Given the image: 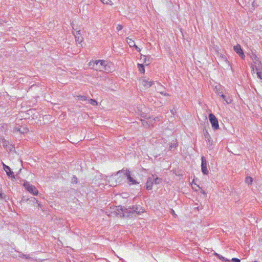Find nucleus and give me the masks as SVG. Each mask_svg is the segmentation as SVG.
I'll return each instance as SVG.
<instances>
[{
    "instance_id": "nucleus-2",
    "label": "nucleus",
    "mask_w": 262,
    "mask_h": 262,
    "mask_svg": "<svg viewBox=\"0 0 262 262\" xmlns=\"http://www.w3.org/2000/svg\"><path fill=\"white\" fill-rule=\"evenodd\" d=\"M123 171L119 170L117 173L114 175L109 177L108 179V183L111 186H116L117 185V177L118 176L121 175Z\"/></svg>"
},
{
    "instance_id": "nucleus-1",
    "label": "nucleus",
    "mask_w": 262,
    "mask_h": 262,
    "mask_svg": "<svg viewBox=\"0 0 262 262\" xmlns=\"http://www.w3.org/2000/svg\"><path fill=\"white\" fill-rule=\"evenodd\" d=\"M90 66H93V69L97 71H106L110 72L108 69L110 66L107 65V62L103 60H98L95 61H91L89 63Z\"/></svg>"
},
{
    "instance_id": "nucleus-17",
    "label": "nucleus",
    "mask_w": 262,
    "mask_h": 262,
    "mask_svg": "<svg viewBox=\"0 0 262 262\" xmlns=\"http://www.w3.org/2000/svg\"><path fill=\"white\" fill-rule=\"evenodd\" d=\"M204 135L205 139L208 142L210 143V142H211L212 141L210 135H209V134L208 133V132L206 130H204Z\"/></svg>"
},
{
    "instance_id": "nucleus-30",
    "label": "nucleus",
    "mask_w": 262,
    "mask_h": 262,
    "mask_svg": "<svg viewBox=\"0 0 262 262\" xmlns=\"http://www.w3.org/2000/svg\"><path fill=\"white\" fill-rule=\"evenodd\" d=\"M90 101L91 104L93 105H96L97 104V102L94 99H91Z\"/></svg>"
},
{
    "instance_id": "nucleus-36",
    "label": "nucleus",
    "mask_w": 262,
    "mask_h": 262,
    "mask_svg": "<svg viewBox=\"0 0 262 262\" xmlns=\"http://www.w3.org/2000/svg\"><path fill=\"white\" fill-rule=\"evenodd\" d=\"M134 48H135V49L138 51V52H140L141 51V50L138 47V46H137L136 45L134 47Z\"/></svg>"
},
{
    "instance_id": "nucleus-44",
    "label": "nucleus",
    "mask_w": 262,
    "mask_h": 262,
    "mask_svg": "<svg viewBox=\"0 0 262 262\" xmlns=\"http://www.w3.org/2000/svg\"><path fill=\"white\" fill-rule=\"evenodd\" d=\"M253 262H257V261H253Z\"/></svg>"
},
{
    "instance_id": "nucleus-37",
    "label": "nucleus",
    "mask_w": 262,
    "mask_h": 262,
    "mask_svg": "<svg viewBox=\"0 0 262 262\" xmlns=\"http://www.w3.org/2000/svg\"><path fill=\"white\" fill-rule=\"evenodd\" d=\"M143 125L145 126H148V123H147V122L143 121Z\"/></svg>"
},
{
    "instance_id": "nucleus-19",
    "label": "nucleus",
    "mask_w": 262,
    "mask_h": 262,
    "mask_svg": "<svg viewBox=\"0 0 262 262\" xmlns=\"http://www.w3.org/2000/svg\"><path fill=\"white\" fill-rule=\"evenodd\" d=\"M143 57H144V62L147 65L149 64L151 62L150 58L149 56H145L143 55Z\"/></svg>"
},
{
    "instance_id": "nucleus-40",
    "label": "nucleus",
    "mask_w": 262,
    "mask_h": 262,
    "mask_svg": "<svg viewBox=\"0 0 262 262\" xmlns=\"http://www.w3.org/2000/svg\"><path fill=\"white\" fill-rule=\"evenodd\" d=\"M171 213H172V214H175V213H174V212L173 210H172H172H171Z\"/></svg>"
},
{
    "instance_id": "nucleus-33",
    "label": "nucleus",
    "mask_w": 262,
    "mask_h": 262,
    "mask_svg": "<svg viewBox=\"0 0 262 262\" xmlns=\"http://www.w3.org/2000/svg\"><path fill=\"white\" fill-rule=\"evenodd\" d=\"M25 255L26 254H24L21 252H19L18 257H21V258H25Z\"/></svg>"
},
{
    "instance_id": "nucleus-29",
    "label": "nucleus",
    "mask_w": 262,
    "mask_h": 262,
    "mask_svg": "<svg viewBox=\"0 0 262 262\" xmlns=\"http://www.w3.org/2000/svg\"><path fill=\"white\" fill-rule=\"evenodd\" d=\"M78 97V100H79L84 101V100H86V97L84 96H79Z\"/></svg>"
},
{
    "instance_id": "nucleus-8",
    "label": "nucleus",
    "mask_w": 262,
    "mask_h": 262,
    "mask_svg": "<svg viewBox=\"0 0 262 262\" xmlns=\"http://www.w3.org/2000/svg\"><path fill=\"white\" fill-rule=\"evenodd\" d=\"M154 176L152 175L151 177H149L147 179V181L146 183V187L147 190H151L152 188V185L154 183Z\"/></svg>"
},
{
    "instance_id": "nucleus-43",
    "label": "nucleus",
    "mask_w": 262,
    "mask_h": 262,
    "mask_svg": "<svg viewBox=\"0 0 262 262\" xmlns=\"http://www.w3.org/2000/svg\"><path fill=\"white\" fill-rule=\"evenodd\" d=\"M260 80H261V82H262V78H261V79H260Z\"/></svg>"
},
{
    "instance_id": "nucleus-39",
    "label": "nucleus",
    "mask_w": 262,
    "mask_h": 262,
    "mask_svg": "<svg viewBox=\"0 0 262 262\" xmlns=\"http://www.w3.org/2000/svg\"><path fill=\"white\" fill-rule=\"evenodd\" d=\"M161 94H162V95H164V96H168L169 95L167 93H163V92H160Z\"/></svg>"
},
{
    "instance_id": "nucleus-28",
    "label": "nucleus",
    "mask_w": 262,
    "mask_h": 262,
    "mask_svg": "<svg viewBox=\"0 0 262 262\" xmlns=\"http://www.w3.org/2000/svg\"><path fill=\"white\" fill-rule=\"evenodd\" d=\"M28 201L32 202L33 203H37V200L35 198H31L27 200Z\"/></svg>"
},
{
    "instance_id": "nucleus-32",
    "label": "nucleus",
    "mask_w": 262,
    "mask_h": 262,
    "mask_svg": "<svg viewBox=\"0 0 262 262\" xmlns=\"http://www.w3.org/2000/svg\"><path fill=\"white\" fill-rule=\"evenodd\" d=\"M231 260L232 262H241L240 259L237 258H232Z\"/></svg>"
},
{
    "instance_id": "nucleus-12",
    "label": "nucleus",
    "mask_w": 262,
    "mask_h": 262,
    "mask_svg": "<svg viewBox=\"0 0 262 262\" xmlns=\"http://www.w3.org/2000/svg\"><path fill=\"white\" fill-rule=\"evenodd\" d=\"M28 131V129L25 127H21L20 126H15L13 128V132H19L21 134H24L26 133Z\"/></svg>"
},
{
    "instance_id": "nucleus-24",
    "label": "nucleus",
    "mask_w": 262,
    "mask_h": 262,
    "mask_svg": "<svg viewBox=\"0 0 262 262\" xmlns=\"http://www.w3.org/2000/svg\"><path fill=\"white\" fill-rule=\"evenodd\" d=\"M138 68L139 69V70L141 72L144 73L145 69H144V66L143 64L138 63Z\"/></svg>"
},
{
    "instance_id": "nucleus-3",
    "label": "nucleus",
    "mask_w": 262,
    "mask_h": 262,
    "mask_svg": "<svg viewBox=\"0 0 262 262\" xmlns=\"http://www.w3.org/2000/svg\"><path fill=\"white\" fill-rule=\"evenodd\" d=\"M24 186L25 187V189L27 190V191H28L29 192L35 195L38 194V191L37 189L34 186L30 184L29 182L27 181L25 182L24 183Z\"/></svg>"
},
{
    "instance_id": "nucleus-9",
    "label": "nucleus",
    "mask_w": 262,
    "mask_h": 262,
    "mask_svg": "<svg viewBox=\"0 0 262 262\" xmlns=\"http://www.w3.org/2000/svg\"><path fill=\"white\" fill-rule=\"evenodd\" d=\"M3 168L5 171L6 172L7 176L9 177L15 179V176L13 171H11L10 168L9 166L5 165L3 163Z\"/></svg>"
},
{
    "instance_id": "nucleus-7",
    "label": "nucleus",
    "mask_w": 262,
    "mask_h": 262,
    "mask_svg": "<svg viewBox=\"0 0 262 262\" xmlns=\"http://www.w3.org/2000/svg\"><path fill=\"white\" fill-rule=\"evenodd\" d=\"M234 51L238 54L242 59H244L245 56L241 48V46L239 44H237L234 47Z\"/></svg>"
},
{
    "instance_id": "nucleus-42",
    "label": "nucleus",
    "mask_w": 262,
    "mask_h": 262,
    "mask_svg": "<svg viewBox=\"0 0 262 262\" xmlns=\"http://www.w3.org/2000/svg\"><path fill=\"white\" fill-rule=\"evenodd\" d=\"M171 113H172V114H173V111H171Z\"/></svg>"
},
{
    "instance_id": "nucleus-15",
    "label": "nucleus",
    "mask_w": 262,
    "mask_h": 262,
    "mask_svg": "<svg viewBox=\"0 0 262 262\" xmlns=\"http://www.w3.org/2000/svg\"><path fill=\"white\" fill-rule=\"evenodd\" d=\"M126 41L130 47H134L136 46L134 40L129 37L126 38Z\"/></svg>"
},
{
    "instance_id": "nucleus-41",
    "label": "nucleus",
    "mask_w": 262,
    "mask_h": 262,
    "mask_svg": "<svg viewBox=\"0 0 262 262\" xmlns=\"http://www.w3.org/2000/svg\"><path fill=\"white\" fill-rule=\"evenodd\" d=\"M202 193H205L204 191H202Z\"/></svg>"
},
{
    "instance_id": "nucleus-10",
    "label": "nucleus",
    "mask_w": 262,
    "mask_h": 262,
    "mask_svg": "<svg viewBox=\"0 0 262 262\" xmlns=\"http://www.w3.org/2000/svg\"><path fill=\"white\" fill-rule=\"evenodd\" d=\"M220 96L223 99L227 104H230L232 101V97L228 94L225 95L222 94L221 95H220Z\"/></svg>"
},
{
    "instance_id": "nucleus-25",
    "label": "nucleus",
    "mask_w": 262,
    "mask_h": 262,
    "mask_svg": "<svg viewBox=\"0 0 262 262\" xmlns=\"http://www.w3.org/2000/svg\"><path fill=\"white\" fill-rule=\"evenodd\" d=\"M202 172L204 174H207L208 173V170H207V166L201 167Z\"/></svg>"
},
{
    "instance_id": "nucleus-16",
    "label": "nucleus",
    "mask_w": 262,
    "mask_h": 262,
    "mask_svg": "<svg viewBox=\"0 0 262 262\" xmlns=\"http://www.w3.org/2000/svg\"><path fill=\"white\" fill-rule=\"evenodd\" d=\"M80 31H76V34L74 33V35L75 37L76 41L78 42L79 43L81 42L82 41V38L79 36V32Z\"/></svg>"
},
{
    "instance_id": "nucleus-6",
    "label": "nucleus",
    "mask_w": 262,
    "mask_h": 262,
    "mask_svg": "<svg viewBox=\"0 0 262 262\" xmlns=\"http://www.w3.org/2000/svg\"><path fill=\"white\" fill-rule=\"evenodd\" d=\"M252 59L253 60V62L255 64V65H251V68L252 69V72L254 73V67L256 66H260L261 67V62L259 60V58L255 54H253L252 56Z\"/></svg>"
},
{
    "instance_id": "nucleus-35",
    "label": "nucleus",
    "mask_w": 262,
    "mask_h": 262,
    "mask_svg": "<svg viewBox=\"0 0 262 262\" xmlns=\"http://www.w3.org/2000/svg\"><path fill=\"white\" fill-rule=\"evenodd\" d=\"M25 258H26V259H31V256H30V255L29 254H28V255L26 254Z\"/></svg>"
},
{
    "instance_id": "nucleus-21",
    "label": "nucleus",
    "mask_w": 262,
    "mask_h": 262,
    "mask_svg": "<svg viewBox=\"0 0 262 262\" xmlns=\"http://www.w3.org/2000/svg\"><path fill=\"white\" fill-rule=\"evenodd\" d=\"M252 178L250 177H247L245 180V183L248 185H250L252 183Z\"/></svg>"
},
{
    "instance_id": "nucleus-11",
    "label": "nucleus",
    "mask_w": 262,
    "mask_h": 262,
    "mask_svg": "<svg viewBox=\"0 0 262 262\" xmlns=\"http://www.w3.org/2000/svg\"><path fill=\"white\" fill-rule=\"evenodd\" d=\"M141 82L142 85L148 88L150 87L154 83L153 81L149 80V79H143L141 80Z\"/></svg>"
},
{
    "instance_id": "nucleus-4",
    "label": "nucleus",
    "mask_w": 262,
    "mask_h": 262,
    "mask_svg": "<svg viewBox=\"0 0 262 262\" xmlns=\"http://www.w3.org/2000/svg\"><path fill=\"white\" fill-rule=\"evenodd\" d=\"M209 119L212 128L215 130L219 128V122L215 116L212 114H210Z\"/></svg>"
},
{
    "instance_id": "nucleus-14",
    "label": "nucleus",
    "mask_w": 262,
    "mask_h": 262,
    "mask_svg": "<svg viewBox=\"0 0 262 262\" xmlns=\"http://www.w3.org/2000/svg\"><path fill=\"white\" fill-rule=\"evenodd\" d=\"M255 70L258 78L262 79V68L260 66H255Z\"/></svg>"
},
{
    "instance_id": "nucleus-34",
    "label": "nucleus",
    "mask_w": 262,
    "mask_h": 262,
    "mask_svg": "<svg viewBox=\"0 0 262 262\" xmlns=\"http://www.w3.org/2000/svg\"><path fill=\"white\" fill-rule=\"evenodd\" d=\"M5 197V195L3 193H2V191L0 190V198L1 199H4Z\"/></svg>"
},
{
    "instance_id": "nucleus-23",
    "label": "nucleus",
    "mask_w": 262,
    "mask_h": 262,
    "mask_svg": "<svg viewBox=\"0 0 262 262\" xmlns=\"http://www.w3.org/2000/svg\"><path fill=\"white\" fill-rule=\"evenodd\" d=\"M162 180L161 178H160L158 177H156V178L154 177V182L155 183V184H159L161 183L162 182Z\"/></svg>"
},
{
    "instance_id": "nucleus-22",
    "label": "nucleus",
    "mask_w": 262,
    "mask_h": 262,
    "mask_svg": "<svg viewBox=\"0 0 262 262\" xmlns=\"http://www.w3.org/2000/svg\"><path fill=\"white\" fill-rule=\"evenodd\" d=\"M201 161H202L201 167H202V166H207V161L206 160V158L204 156H203L201 158Z\"/></svg>"
},
{
    "instance_id": "nucleus-38",
    "label": "nucleus",
    "mask_w": 262,
    "mask_h": 262,
    "mask_svg": "<svg viewBox=\"0 0 262 262\" xmlns=\"http://www.w3.org/2000/svg\"><path fill=\"white\" fill-rule=\"evenodd\" d=\"M143 125L145 126H148V123H147V122L143 121Z\"/></svg>"
},
{
    "instance_id": "nucleus-13",
    "label": "nucleus",
    "mask_w": 262,
    "mask_h": 262,
    "mask_svg": "<svg viewBox=\"0 0 262 262\" xmlns=\"http://www.w3.org/2000/svg\"><path fill=\"white\" fill-rule=\"evenodd\" d=\"M132 212H135L137 214H140L141 212H143V209L139 206H133L132 208L130 209Z\"/></svg>"
},
{
    "instance_id": "nucleus-26",
    "label": "nucleus",
    "mask_w": 262,
    "mask_h": 262,
    "mask_svg": "<svg viewBox=\"0 0 262 262\" xmlns=\"http://www.w3.org/2000/svg\"><path fill=\"white\" fill-rule=\"evenodd\" d=\"M101 1L104 4L113 5V2L111 0H101Z\"/></svg>"
},
{
    "instance_id": "nucleus-20",
    "label": "nucleus",
    "mask_w": 262,
    "mask_h": 262,
    "mask_svg": "<svg viewBox=\"0 0 262 262\" xmlns=\"http://www.w3.org/2000/svg\"><path fill=\"white\" fill-rule=\"evenodd\" d=\"M215 255L218 257L220 259L223 260V261H225L226 262H230V261L227 259L226 258L222 256V255L219 254H217V253H215Z\"/></svg>"
},
{
    "instance_id": "nucleus-27",
    "label": "nucleus",
    "mask_w": 262,
    "mask_h": 262,
    "mask_svg": "<svg viewBox=\"0 0 262 262\" xmlns=\"http://www.w3.org/2000/svg\"><path fill=\"white\" fill-rule=\"evenodd\" d=\"M178 145V144L177 142L176 143H171L169 148L170 150H172L173 148H176Z\"/></svg>"
},
{
    "instance_id": "nucleus-31",
    "label": "nucleus",
    "mask_w": 262,
    "mask_h": 262,
    "mask_svg": "<svg viewBox=\"0 0 262 262\" xmlns=\"http://www.w3.org/2000/svg\"><path fill=\"white\" fill-rule=\"evenodd\" d=\"M122 28H123V27L121 25H118L116 27V29L118 31H120L122 29Z\"/></svg>"
},
{
    "instance_id": "nucleus-5",
    "label": "nucleus",
    "mask_w": 262,
    "mask_h": 262,
    "mask_svg": "<svg viewBox=\"0 0 262 262\" xmlns=\"http://www.w3.org/2000/svg\"><path fill=\"white\" fill-rule=\"evenodd\" d=\"M121 171H123V172H122L123 175L125 176V178L126 177L128 182H129L130 184H138V182L131 177L130 172L129 170H124L123 169L121 170Z\"/></svg>"
},
{
    "instance_id": "nucleus-18",
    "label": "nucleus",
    "mask_w": 262,
    "mask_h": 262,
    "mask_svg": "<svg viewBox=\"0 0 262 262\" xmlns=\"http://www.w3.org/2000/svg\"><path fill=\"white\" fill-rule=\"evenodd\" d=\"M124 179H125V176H123V174L118 176L116 181V182H117V185L120 184Z\"/></svg>"
}]
</instances>
